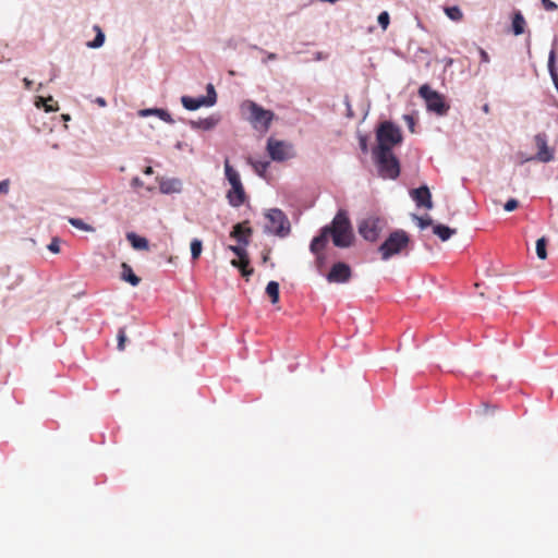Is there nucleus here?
<instances>
[{
  "instance_id": "1",
  "label": "nucleus",
  "mask_w": 558,
  "mask_h": 558,
  "mask_svg": "<svg viewBox=\"0 0 558 558\" xmlns=\"http://www.w3.org/2000/svg\"><path fill=\"white\" fill-rule=\"evenodd\" d=\"M331 236L332 243L337 247H349L352 245L354 234L351 221L344 210H339L333 217L330 226L322 228L320 233L315 236L310 245L311 252H317L326 247L328 238Z\"/></svg>"
},
{
  "instance_id": "2",
  "label": "nucleus",
  "mask_w": 558,
  "mask_h": 558,
  "mask_svg": "<svg viewBox=\"0 0 558 558\" xmlns=\"http://www.w3.org/2000/svg\"><path fill=\"white\" fill-rule=\"evenodd\" d=\"M373 156L379 175L383 179H397L400 174V163L392 150L373 149Z\"/></svg>"
},
{
  "instance_id": "3",
  "label": "nucleus",
  "mask_w": 558,
  "mask_h": 558,
  "mask_svg": "<svg viewBox=\"0 0 558 558\" xmlns=\"http://www.w3.org/2000/svg\"><path fill=\"white\" fill-rule=\"evenodd\" d=\"M242 110H246L250 114L247 120L253 128L260 132H267L275 118V113L270 110H266L252 100H245L242 106Z\"/></svg>"
},
{
  "instance_id": "4",
  "label": "nucleus",
  "mask_w": 558,
  "mask_h": 558,
  "mask_svg": "<svg viewBox=\"0 0 558 558\" xmlns=\"http://www.w3.org/2000/svg\"><path fill=\"white\" fill-rule=\"evenodd\" d=\"M225 174L231 185V190L227 193L228 202L233 207H240L244 204L246 195L241 182L240 174L230 165L228 158L225 160Z\"/></svg>"
},
{
  "instance_id": "5",
  "label": "nucleus",
  "mask_w": 558,
  "mask_h": 558,
  "mask_svg": "<svg viewBox=\"0 0 558 558\" xmlns=\"http://www.w3.org/2000/svg\"><path fill=\"white\" fill-rule=\"evenodd\" d=\"M376 137L377 146L374 149L392 150L393 146L402 142L400 129L389 121L379 125Z\"/></svg>"
},
{
  "instance_id": "6",
  "label": "nucleus",
  "mask_w": 558,
  "mask_h": 558,
  "mask_svg": "<svg viewBox=\"0 0 558 558\" xmlns=\"http://www.w3.org/2000/svg\"><path fill=\"white\" fill-rule=\"evenodd\" d=\"M409 242L410 239L405 231L397 230L392 232L378 247L381 259L387 260L391 256L401 253L408 246Z\"/></svg>"
},
{
  "instance_id": "7",
  "label": "nucleus",
  "mask_w": 558,
  "mask_h": 558,
  "mask_svg": "<svg viewBox=\"0 0 558 558\" xmlns=\"http://www.w3.org/2000/svg\"><path fill=\"white\" fill-rule=\"evenodd\" d=\"M268 223L266 225V231L276 234L280 238L287 236L291 231V226L286 214L278 209L272 208L266 213Z\"/></svg>"
},
{
  "instance_id": "8",
  "label": "nucleus",
  "mask_w": 558,
  "mask_h": 558,
  "mask_svg": "<svg viewBox=\"0 0 558 558\" xmlns=\"http://www.w3.org/2000/svg\"><path fill=\"white\" fill-rule=\"evenodd\" d=\"M418 95L425 100L426 107L439 116H444L449 110V105L446 104L441 94L430 88L429 85L424 84L418 89Z\"/></svg>"
},
{
  "instance_id": "9",
  "label": "nucleus",
  "mask_w": 558,
  "mask_h": 558,
  "mask_svg": "<svg viewBox=\"0 0 558 558\" xmlns=\"http://www.w3.org/2000/svg\"><path fill=\"white\" fill-rule=\"evenodd\" d=\"M386 227V221L384 218L377 216H368L360 221L359 223V233L361 236L369 242H375L384 228Z\"/></svg>"
},
{
  "instance_id": "10",
  "label": "nucleus",
  "mask_w": 558,
  "mask_h": 558,
  "mask_svg": "<svg viewBox=\"0 0 558 558\" xmlns=\"http://www.w3.org/2000/svg\"><path fill=\"white\" fill-rule=\"evenodd\" d=\"M267 151L275 161H284L293 156L291 145L274 137H269L267 141Z\"/></svg>"
},
{
  "instance_id": "11",
  "label": "nucleus",
  "mask_w": 558,
  "mask_h": 558,
  "mask_svg": "<svg viewBox=\"0 0 558 558\" xmlns=\"http://www.w3.org/2000/svg\"><path fill=\"white\" fill-rule=\"evenodd\" d=\"M351 278V268L345 263H336L329 274L327 275V280L329 282H336V283H344L349 281Z\"/></svg>"
},
{
  "instance_id": "12",
  "label": "nucleus",
  "mask_w": 558,
  "mask_h": 558,
  "mask_svg": "<svg viewBox=\"0 0 558 558\" xmlns=\"http://www.w3.org/2000/svg\"><path fill=\"white\" fill-rule=\"evenodd\" d=\"M252 234L253 230L248 226V221L234 225L232 231L230 232V236L234 239L239 244L244 246L248 245Z\"/></svg>"
},
{
  "instance_id": "13",
  "label": "nucleus",
  "mask_w": 558,
  "mask_h": 558,
  "mask_svg": "<svg viewBox=\"0 0 558 558\" xmlns=\"http://www.w3.org/2000/svg\"><path fill=\"white\" fill-rule=\"evenodd\" d=\"M535 145L537 147L536 159L542 162H548L553 160V150L547 145V138L545 134H537L534 137Z\"/></svg>"
},
{
  "instance_id": "14",
  "label": "nucleus",
  "mask_w": 558,
  "mask_h": 558,
  "mask_svg": "<svg viewBox=\"0 0 558 558\" xmlns=\"http://www.w3.org/2000/svg\"><path fill=\"white\" fill-rule=\"evenodd\" d=\"M411 196L420 207L433 208L432 195L427 186H421L411 191Z\"/></svg>"
},
{
  "instance_id": "15",
  "label": "nucleus",
  "mask_w": 558,
  "mask_h": 558,
  "mask_svg": "<svg viewBox=\"0 0 558 558\" xmlns=\"http://www.w3.org/2000/svg\"><path fill=\"white\" fill-rule=\"evenodd\" d=\"M211 100L213 99H209L206 101L204 96H201L197 98H193L190 96H183L181 98V102H182L183 107L187 110H196L201 107H210V106H213Z\"/></svg>"
},
{
  "instance_id": "16",
  "label": "nucleus",
  "mask_w": 558,
  "mask_h": 558,
  "mask_svg": "<svg viewBox=\"0 0 558 558\" xmlns=\"http://www.w3.org/2000/svg\"><path fill=\"white\" fill-rule=\"evenodd\" d=\"M140 117H148V116H157L160 120L172 124L174 121L171 118L170 113L167 110L159 109V108H149V109H142L138 111Z\"/></svg>"
},
{
  "instance_id": "17",
  "label": "nucleus",
  "mask_w": 558,
  "mask_h": 558,
  "mask_svg": "<svg viewBox=\"0 0 558 558\" xmlns=\"http://www.w3.org/2000/svg\"><path fill=\"white\" fill-rule=\"evenodd\" d=\"M231 265L235 268H239L242 276L247 278L253 274V268H250V258L248 254H244L242 257H238V259H232Z\"/></svg>"
},
{
  "instance_id": "18",
  "label": "nucleus",
  "mask_w": 558,
  "mask_h": 558,
  "mask_svg": "<svg viewBox=\"0 0 558 558\" xmlns=\"http://www.w3.org/2000/svg\"><path fill=\"white\" fill-rule=\"evenodd\" d=\"M121 269L122 280L129 282L133 287H136L141 282V278L133 272V269L129 264L122 263Z\"/></svg>"
},
{
  "instance_id": "19",
  "label": "nucleus",
  "mask_w": 558,
  "mask_h": 558,
  "mask_svg": "<svg viewBox=\"0 0 558 558\" xmlns=\"http://www.w3.org/2000/svg\"><path fill=\"white\" fill-rule=\"evenodd\" d=\"M219 122V119L215 116H210L205 119H199L197 121H192L191 124L194 129H202V130H211L214 129Z\"/></svg>"
},
{
  "instance_id": "20",
  "label": "nucleus",
  "mask_w": 558,
  "mask_h": 558,
  "mask_svg": "<svg viewBox=\"0 0 558 558\" xmlns=\"http://www.w3.org/2000/svg\"><path fill=\"white\" fill-rule=\"evenodd\" d=\"M126 239L135 250L147 251L149 248V244L146 238L130 232L126 234Z\"/></svg>"
},
{
  "instance_id": "21",
  "label": "nucleus",
  "mask_w": 558,
  "mask_h": 558,
  "mask_svg": "<svg viewBox=\"0 0 558 558\" xmlns=\"http://www.w3.org/2000/svg\"><path fill=\"white\" fill-rule=\"evenodd\" d=\"M526 22L524 16L520 11L514 12L512 17V32L515 36H519L524 33Z\"/></svg>"
},
{
  "instance_id": "22",
  "label": "nucleus",
  "mask_w": 558,
  "mask_h": 558,
  "mask_svg": "<svg viewBox=\"0 0 558 558\" xmlns=\"http://www.w3.org/2000/svg\"><path fill=\"white\" fill-rule=\"evenodd\" d=\"M433 232L436 234L441 241L449 240L453 234L457 233L456 229L449 228L445 225H435L433 226Z\"/></svg>"
},
{
  "instance_id": "23",
  "label": "nucleus",
  "mask_w": 558,
  "mask_h": 558,
  "mask_svg": "<svg viewBox=\"0 0 558 558\" xmlns=\"http://www.w3.org/2000/svg\"><path fill=\"white\" fill-rule=\"evenodd\" d=\"M247 162L253 167L254 171L259 177H265L267 169L269 167V161L254 160L253 158L248 157Z\"/></svg>"
},
{
  "instance_id": "24",
  "label": "nucleus",
  "mask_w": 558,
  "mask_h": 558,
  "mask_svg": "<svg viewBox=\"0 0 558 558\" xmlns=\"http://www.w3.org/2000/svg\"><path fill=\"white\" fill-rule=\"evenodd\" d=\"M266 293L270 298L272 304L278 303V301H279V283L276 281H269L266 287Z\"/></svg>"
},
{
  "instance_id": "25",
  "label": "nucleus",
  "mask_w": 558,
  "mask_h": 558,
  "mask_svg": "<svg viewBox=\"0 0 558 558\" xmlns=\"http://www.w3.org/2000/svg\"><path fill=\"white\" fill-rule=\"evenodd\" d=\"M94 31L96 32V37L93 41H89L87 44V46L90 48H99L104 45L105 34L102 33L100 26H98V25L94 26Z\"/></svg>"
},
{
  "instance_id": "26",
  "label": "nucleus",
  "mask_w": 558,
  "mask_h": 558,
  "mask_svg": "<svg viewBox=\"0 0 558 558\" xmlns=\"http://www.w3.org/2000/svg\"><path fill=\"white\" fill-rule=\"evenodd\" d=\"M445 13L450 20L456 22L461 21L463 17L462 11L457 5L445 8Z\"/></svg>"
},
{
  "instance_id": "27",
  "label": "nucleus",
  "mask_w": 558,
  "mask_h": 558,
  "mask_svg": "<svg viewBox=\"0 0 558 558\" xmlns=\"http://www.w3.org/2000/svg\"><path fill=\"white\" fill-rule=\"evenodd\" d=\"M69 222L76 229H80L82 231L92 232L94 231V228L89 226L88 223L84 222L80 218H69Z\"/></svg>"
},
{
  "instance_id": "28",
  "label": "nucleus",
  "mask_w": 558,
  "mask_h": 558,
  "mask_svg": "<svg viewBox=\"0 0 558 558\" xmlns=\"http://www.w3.org/2000/svg\"><path fill=\"white\" fill-rule=\"evenodd\" d=\"M202 250H203L202 241L198 239H193L191 242V255L194 260L201 256Z\"/></svg>"
},
{
  "instance_id": "29",
  "label": "nucleus",
  "mask_w": 558,
  "mask_h": 558,
  "mask_svg": "<svg viewBox=\"0 0 558 558\" xmlns=\"http://www.w3.org/2000/svg\"><path fill=\"white\" fill-rule=\"evenodd\" d=\"M546 243L547 242L545 238H541L536 241V254L539 259L547 258Z\"/></svg>"
},
{
  "instance_id": "30",
  "label": "nucleus",
  "mask_w": 558,
  "mask_h": 558,
  "mask_svg": "<svg viewBox=\"0 0 558 558\" xmlns=\"http://www.w3.org/2000/svg\"><path fill=\"white\" fill-rule=\"evenodd\" d=\"M39 100L44 104L45 111L52 112L58 110L57 102L52 97H48L47 99L40 98Z\"/></svg>"
},
{
  "instance_id": "31",
  "label": "nucleus",
  "mask_w": 558,
  "mask_h": 558,
  "mask_svg": "<svg viewBox=\"0 0 558 558\" xmlns=\"http://www.w3.org/2000/svg\"><path fill=\"white\" fill-rule=\"evenodd\" d=\"M555 62H556V53H555V50H551L549 53V57H548V70H549L551 78H556L557 71H556Z\"/></svg>"
},
{
  "instance_id": "32",
  "label": "nucleus",
  "mask_w": 558,
  "mask_h": 558,
  "mask_svg": "<svg viewBox=\"0 0 558 558\" xmlns=\"http://www.w3.org/2000/svg\"><path fill=\"white\" fill-rule=\"evenodd\" d=\"M378 23L379 25L381 26V28L384 31L387 29L389 23H390V16H389V13L387 11H384L381 12L379 15H378Z\"/></svg>"
},
{
  "instance_id": "33",
  "label": "nucleus",
  "mask_w": 558,
  "mask_h": 558,
  "mask_svg": "<svg viewBox=\"0 0 558 558\" xmlns=\"http://www.w3.org/2000/svg\"><path fill=\"white\" fill-rule=\"evenodd\" d=\"M325 247L319 248L317 252H312L316 256V266L319 270L325 265V255L323 254Z\"/></svg>"
},
{
  "instance_id": "34",
  "label": "nucleus",
  "mask_w": 558,
  "mask_h": 558,
  "mask_svg": "<svg viewBox=\"0 0 558 558\" xmlns=\"http://www.w3.org/2000/svg\"><path fill=\"white\" fill-rule=\"evenodd\" d=\"M125 341H126L125 330H124V328H120L118 331V349L120 351L124 350Z\"/></svg>"
},
{
  "instance_id": "35",
  "label": "nucleus",
  "mask_w": 558,
  "mask_h": 558,
  "mask_svg": "<svg viewBox=\"0 0 558 558\" xmlns=\"http://www.w3.org/2000/svg\"><path fill=\"white\" fill-rule=\"evenodd\" d=\"M205 97V100H209V99H213V106L216 104L217 101V94H216V90H215V87L213 84H208L207 85V95L204 96Z\"/></svg>"
},
{
  "instance_id": "36",
  "label": "nucleus",
  "mask_w": 558,
  "mask_h": 558,
  "mask_svg": "<svg viewBox=\"0 0 558 558\" xmlns=\"http://www.w3.org/2000/svg\"><path fill=\"white\" fill-rule=\"evenodd\" d=\"M228 248L234 253L238 257H242L244 254H246V250L244 247V245L240 244V245H229Z\"/></svg>"
},
{
  "instance_id": "37",
  "label": "nucleus",
  "mask_w": 558,
  "mask_h": 558,
  "mask_svg": "<svg viewBox=\"0 0 558 558\" xmlns=\"http://www.w3.org/2000/svg\"><path fill=\"white\" fill-rule=\"evenodd\" d=\"M416 220H417V225L421 229H425L429 226H432L433 221L429 217H416Z\"/></svg>"
},
{
  "instance_id": "38",
  "label": "nucleus",
  "mask_w": 558,
  "mask_h": 558,
  "mask_svg": "<svg viewBox=\"0 0 558 558\" xmlns=\"http://www.w3.org/2000/svg\"><path fill=\"white\" fill-rule=\"evenodd\" d=\"M518 206H519V202L514 198H510L507 201L504 208L506 211H512V210L517 209Z\"/></svg>"
},
{
  "instance_id": "39",
  "label": "nucleus",
  "mask_w": 558,
  "mask_h": 558,
  "mask_svg": "<svg viewBox=\"0 0 558 558\" xmlns=\"http://www.w3.org/2000/svg\"><path fill=\"white\" fill-rule=\"evenodd\" d=\"M48 250L54 254H58L60 252V244L58 239H52L50 244L48 245Z\"/></svg>"
},
{
  "instance_id": "40",
  "label": "nucleus",
  "mask_w": 558,
  "mask_h": 558,
  "mask_svg": "<svg viewBox=\"0 0 558 558\" xmlns=\"http://www.w3.org/2000/svg\"><path fill=\"white\" fill-rule=\"evenodd\" d=\"M9 187H10L9 179L0 181V194H7L9 192Z\"/></svg>"
},
{
  "instance_id": "41",
  "label": "nucleus",
  "mask_w": 558,
  "mask_h": 558,
  "mask_svg": "<svg viewBox=\"0 0 558 558\" xmlns=\"http://www.w3.org/2000/svg\"><path fill=\"white\" fill-rule=\"evenodd\" d=\"M542 3L547 11H554L558 8L551 0H542Z\"/></svg>"
},
{
  "instance_id": "42",
  "label": "nucleus",
  "mask_w": 558,
  "mask_h": 558,
  "mask_svg": "<svg viewBox=\"0 0 558 558\" xmlns=\"http://www.w3.org/2000/svg\"><path fill=\"white\" fill-rule=\"evenodd\" d=\"M478 52H480L481 61L488 63L489 62L488 53L483 48H478Z\"/></svg>"
},
{
  "instance_id": "43",
  "label": "nucleus",
  "mask_w": 558,
  "mask_h": 558,
  "mask_svg": "<svg viewBox=\"0 0 558 558\" xmlns=\"http://www.w3.org/2000/svg\"><path fill=\"white\" fill-rule=\"evenodd\" d=\"M361 148H362L363 151L367 150V145H366V140L365 138H361Z\"/></svg>"
},
{
  "instance_id": "44",
  "label": "nucleus",
  "mask_w": 558,
  "mask_h": 558,
  "mask_svg": "<svg viewBox=\"0 0 558 558\" xmlns=\"http://www.w3.org/2000/svg\"><path fill=\"white\" fill-rule=\"evenodd\" d=\"M96 102L101 106V107H105L106 106V100L101 97L97 98L96 99Z\"/></svg>"
},
{
  "instance_id": "45",
  "label": "nucleus",
  "mask_w": 558,
  "mask_h": 558,
  "mask_svg": "<svg viewBox=\"0 0 558 558\" xmlns=\"http://www.w3.org/2000/svg\"><path fill=\"white\" fill-rule=\"evenodd\" d=\"M482 109H483V111H484L485 113H489V111H490V108H489V105H488V104H485V105L483 106V108H482Z\"/></svg>"
},
{
  "instance_id": "46",
  "label": "nucleus",
  "mask_w": 558,
  "mask_h": 558,
  "mask_svg": "<svg viewBox=\"0 0 558 558\" xmlns=\"http://www.w3.org/2000/svg\"><path fill=\"white\" fill-rule=\"evenodd\" d=\"M144 173L145 174H151L153 173V168L151 167H146L145 170H144Z\"/></svg>"
},
{
  "instance_id": "47",
  "label": "nucleus",
  "mask_w": 558,
  "mask_h": 558,
  "mask_svg": "<svg viewBox=\"0 0 558 558\" xmlns=\"http://www.w3.org/2000/svg\"><path fill=\"white\" fill-rule=\"evenodd\" d=\"M24 83L27 88H31L32 82L29 80L24 78Z\"/></svg>"
},
{
  "instance_id": "48",
  "label": "nucleus",
  "mask_w": 558,
  "mask_h": 558,
  "mask_svg": "<svg viewBox=\"0 0 558 558\" xmlns=\"http://www.w3.org/2000/svg\"><path fill=\"white\" fill-rule=\"evenodd\" d=\"M277 58V56L275 53H269L267 59L269 60H275Z\"/></svg>"
},
{
  "instance_id": "49",
  "label": "nucleus",
  "mask_w": 558,
  "mask_h": 558,
  "mask_svg": "<svg viewBox=\"0 0 558 558\" xmlns=\"http://www.w3.org/2000/svg\"><path fill=\"white\" fill-rule=\"evenodd\" d=\"M554 83L557 84L558 83V74L556 73V78H553Z\"/></svg>"
},
{
  "instance_id": "50",
  "label": "nucleus",
  "mask_w": 558,
  "mask_h": 558,
  "mask_svg": "<svg viewBox=\"0 0 558 558\" xmlns=\"http://www.w3.org/2000/svg\"><path fill=\"white\" fill-rule=\"evenodd\" d=\"M407 118L409 119V124H413L412 118H410V117H407Z\"/></svg>"
},
{
  "instance_id": "51",
  "label": "nucleus",
  "mask_w": 558,
  "mask_h": 558,
  "mask_svg": "<svg viewBox=\"0 0 558 558\" xmlns=\"http://www.w3.org/2000/svg\"><path fill=\"white\" fill-rule=\"evenodd\" d=\"M407 118L409 119V124H413L412 118H410V117H407Z\"/></svg>"
},
{
  "instance_id": "52",
  "label": "nucleus",
  "mask_w": 558,
  "mask_h": 558,
  "mask_svg": "<svg viewBox=\"0 0 558 558\" xmlns=\"http://www.w3.org/2000/svg\"><path fill=\"white\" fill-rule=\"evenodd\" d=\"M555 86H556V88H557V90H558V83H557V84H555Z\"/></svg>"
},
{
  "instance_id": "53",
  "label": "nucleus",
  "mask_w": 558,
  "mask_h": 558,
  "mask_svg": "<svg viewBox=\"0 0 558 558\" xmlns=\"http://www.w3.org/2000/svg\"><path fill=\"white\" fill-rule=\"evenodd\" d=\"M555 86H556V88H557V90H558V83H557V84H555Z\"/></svg>"
}]
</instances>
